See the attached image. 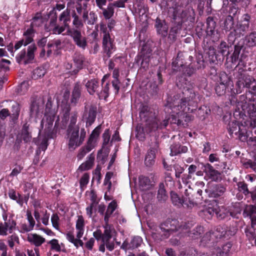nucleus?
Instances as JSON below:
<instances>
[{"mask_svg": "<svg viewBox=\"0 0 256 256\" xmlns=\"http://www.w3.org/2000/svg\"><path fill=\"white\" fill-rule=\"evenodd\" d=\"M152 124L150 127L144 130V128L141 125H138L136 127V131L137 132L136 136L140 138H144L146 133L148 134L152 131H155L158 128H166L168 124V120L166 119L162 122L160 123L158 120L154 118L152 120Z\"/></svg>", "mask_w": 256, "mask_h": 256, "instance_id": "obj_5", "label": "nucleus"}, {"mask_svg": "<svg viewBox=\"0 0 256 256\" xmlns=\"http://www.w3.org/2000/svg\"><path fill=\"white\" fill-rule=\"evenodd\" d=\"M245 88H252L254 92H256V80L250 76H244Z\"/></svg>", "mask_w": 256, "mask_h": 256, "instance_id": "obj_35", "label": "nucleus"}, {"mask_svg": "<svg viewBox=\"0 0 256 256\" xmlns=\"http://www.w3.org/2000/svg\"><path fill=\"white\" fill-rule=\"evenodd\" d=\"M192 190L190 188V186H188V189L186 188L184 192V195L182 196V198L184 200V202H191L192 200V198L190 195L192 194Z\"/></svg>", "mask_w": 256, "mask_h": 256, "instance_id": "obj_61", "label": "nucleus"}, {"mask_svg": "<svg viewBox=\"0 0 256 256\" xmlns=\"http://www.w3.org/2000/svg\"><path fill=\"white\" fill-rule=\"evenodd\" d=\"M86 86L89 94H93L98 88V82L96 79H92L88 81Z\"/></svg>", "mask_w": 256, "mask_h": 256, "instance_id": "obj_32", "label": "nucleus"}, {"mask_svg": "<svg viewBox=\"0 0 256 256\" xmlns=\"http://www.w3.org/2000/svg\"><path fill=\"white\" fill-rule=\"evenodd\" d=\"M192 226V224L190 222H184V225H182L180 228L184 233H187L188 236L193 239L198 238L201 234L204 232V228L201 226H197L192 231H189Z\"/></svg>", "mask_w": 256, "mask_h": 256, "instance_id": "obj_17", "label": "nucleus"}, {"mask_svg": "<svg viewBox=\"0 0 256 256\" xmlns=\"http://www.w3.org/2000/svg\"><path fill=\"white\" fill-rule=\"evenodd\" d=\"M48 244H50V250H54L56 252L65 251L64 245L62 243L60 244L58 240L54 238L48 241Z\"/></svg>", "mask_w": 256, "mask_h": 256, "instance_id": "obj_30", "label": "nucleus"}, {"mask_svg": "<svg viewBox=\"0 0 256 256\" xmlns=\"http://www.w3.org/2000/svg\"><path fill=\"white\" fill-rule=\"evenodd\" d=\"M116 234L114 229H110L106 227L104 230L102 242L106 244V246L110 251H112L114 248V241L116 238L114 237Z\"/></svg>", "mask_w": 256, "mask_h": 256, "instance_id": "obj_13", "label": "nucleus"}, {"mask_svg": "<svg viewBox=\"0 0 256 256\" xmlns=\"http://www.w3.org/2000/svg\"><path fill=\"white\" fill-rule=\"evenodd\" d=\"M204 212L205 214H209L210 216L216 214L218 218L220 219L224 218V214L220 212L219 207L216 201H212L208 204Z\"/></svg>", "mask_w": 256, "mask_h": 256, "instance_id": "obj_19", "label": "nucleus"}, {"mask_svg": "<svg viewBox=\"0 0 256 256\" xmlns=\"http://www.w3.org/2000/svg\"><path fill=\"white\" fill-rule=\"evenodd\" d=\"M142 242V238L138 236H134L130 242V247L132 249L136 248L140 246Z\"/></svg>", "mask_w": 256, "mask_h": 256, "instance_id": "obj_53", "label": "nucleus"}, {"mask_svg": "<svg viewBox=\"0 0 256 256\" xmlns=\"http://www.w3.org/2000/svg\"><path fill=\"white\" fill-rule=\"evenodd\" d=\"M230 80V78L225 72H222L220 74L218 80L219 84L227 86Z\"/></svg>", "mask_w": 256, "mask_h": 256, "instance_id": "obj_57", "label": "nucleus"}, {"mask_svg": "<svg viewBox=\"0 0 256 256\" xmlns=\"http://www.w3.org/2000/svg\"><path fill=\"white\" fill-rule=\"evenodd\" d=\"M244 212L247 214V215L250 217L253 216L254 214H256V206L253 205H249L246 206Z\"/></svg>", "mask_w": 256, "mask_h": 256, "instance_id": "obj_62", "label": "nucleus"}, {"mask_svg": "<svg viewBox=\"0 0 256 256\" xmlns=\"http://www.w3.org/2000/svg\"><path fill=\"white\" fill-rule=\"evenodd\" d=\"M228 131L230 134H238V138L242 141H245L247 139L248 136L245 127L242 125L240 126L236 122H232L229 124Z\"/></svg>", "mask_w": 256, "mask_h": 256, "instance_id": "obj_14", "label": "nucleus"}, {"mask_svg": "<svg viewBox=\"0 0 256 256\" xmlns=\"http://www.w3.org/2000/svg\"><path fill=\"white\" fill-rule=\"evenodd\" d=\"M90 176L88 173L84 174L80 180V186L82 189L84 188L89 182Z\"/></svg>", "mask_w": 256, "mask_h": 256, "instance_id": "obj_56", "label": "nucleus"}, {"mask_svg": "<svg viewBox=\"0 0 256 256\" xmlns=\"http://www.w3.org/2000/svg\"><path fill=\"white\" fill-rule=\"evenodd\" d=\"M68 34L73 38L74 42L82 36L80 31L77 28L68 30Z\"/></svg>", "mask_w": 256, "mask_h": 256, "instance_id": "obj_50", "label": "nucleus"}, {"mask_svg": "<svg viewBox=\"0 0 256 256\" xmlns=\"http://www.w3.org/2000/svg\"><path fill=\"white\" fill-rule=\"evenodd\" d=\"M50 30L52 31L53 34H62L67 27L65 26L64 25L63 26L57 25L56 24V20H54L50 22Z\"/></svg>", "mask_w": 256, "mask_h": 256, "instance_id": "obj_36", "label": "nucleus"}, {"mask_svg": "<svg viewBox=\"0 0 256 256\" xmlns=\"http://www.w3.org/2000/svg\"><path fill=\"white\" fill-rule=\"evenodd\" d=\"M184 224H181L180 226L178 225V222L176 220H168L164 223L162 224L160 228L162 232H164V236H162V239H164L168 238L170 234L172 232L180 230L182 231V229L180 228L182 225H184Z\"/></svg>", "mask_w": 256, "mask_h": 256, "instance_id": "obj_10", "label": "nucleus"}, {"mask_svg": "<svg viewBox=\"0 0 256 256\" xmlns=\"http://www.w3.org/2000/svg\"><path fill=\"white\" fill-rule=\"evenodd\" d=\"M61 45V41L59 40H56L49 42L48 44V48H53L54 50H58Z\"/></svg>", "mask_w": 256, "mask_h": 256, "instance_id": "obj_63", "label": "nucleus"}, {"mask_svg": "<svg viewBox=\"0 0 256 256\" xmlns=\"http://www.w3.org/2000/svg\"><path fill=\"white\" fill-rule=\"evenodd\" d=\"M245 88L244 76L240 78L236 83V92L237 94H240L242 89Z\"/></svg>", "mask_w": 256, "mask_h": 256, "instance_id": "obj_52", "label": "nucleus"}, {"mask_svg": "<svg viewBox=\"0 0 256 256\" xmlns=\"http://www.w3.org/2000/svg\"><path fill=\"white\" fill-rule=\"evenodd\" d=\"M110 130L108 129L106 130L102 134L103 146H106L110 142Z\"/></svg>", "mask_w": 256, "mask_h": 256, "instance_id": "obj_60", "label": "nucleus"}, {"mask_svg": "<svg viewBox=\"0 0 256 256\" xmlns=\"http://www.w3.org/2000/svg\"><path fill=\"white\" fill-rule=\"evenodd\" d=\"M168 198V196L164 188V184L163 183H160L159 184L157 198L158 201L164 202Z\"/></svg>", "mask_w": 256, "mask_h": 256, "instance_id": "obj_39", "label": "nucleus"}, {"mask_svg": "<svg viewBox=\"0 0 256 256\" xmlns=\"http://www.w3.org/2000/svg\"><path fill=\"white\" fill-rule=\"evenodd\" d=\"M249 24H237L228 35V40L233 42L236 38L243 36L249 28Z\"/></svg>", "mask_w": 256, "mask_h": 256, "instance_id": "obj_15", "label": "nucleus"}, {"mask_svg": "<svg viewBox=\"0 0 256 256\" xmlns=\"http://www.w3.org/2000/svg\"><path fill=\"white\" fill-rule=\"evenodd\" d=\"M7 242L10 248L12 249L16 244H20L19 238L16 234H13L8 238Z\"/></svg>", "mask_w": 256, "mask_h": 256, "instance_id": "obj_48", "label": "nucleus"}, {"mask_svg": "<svg viewBox=\"0 0 256 256\" xmlns=\"http://www.w3.org/2000/svg\"><path fill=\"white\" fill-rule=\"evenodd\" d=\"M226 86L218 84L215 88L216 92L218 96H222L225 94Z\"/></svg>", "mask_w": 256, "mask_h": 256, "instance_id": "obj_58", "label": "nucleus"}, {"mask_svg": "<svg viewBox=\"0 0 256 256\" xmlns=\"http://www.w3.org/2000/svg\"><path fill=\"white\" fill-rule=\"evenodd\" d=\"M102 14L105 18L110 19L113 16L114 10L112 3L109 4L106 8H102Z\"/></svg>", "mask_w": 256, "mask_h": 256, "instance_id": "obj_45", "label": "nucleus"}, {"mask_svg": "<svg viewBox=\"0 0 256 256\" xmlns=\"http://www.w3.org/2000/svg\"><path fill=\"white\" fill-rule=\"evenodd\" d=\"M16 225V222L12 218H9L8 220L0 224V235L6 236L8 232L11 234L15 230Z\"/></svg>", "mask_w": 256, "mask_h": 256, "instance_id": "obj_18", "label": "nucleus"}, {"mask_svg": "<svg viewBox=\"0 0 256 256\" xmlns=\"http://www.w3.org/2000/svg\"><path fill=\"white\" fill-rule=\"evenodd\" d=\"M36 50L37 48L35 44L29 46L26 52L25 50H23L16 56V62L20 64H24L32 63L34 59V53Z\"/></svg>", "mask_w": 256, "mask_h": 256, "instance_id": "obj_4", "label": "nucleus"}, {"mask_svg": "<svg viewBox=\"0 0 256 256\" xmlns=\"http://www.w3.org/2000/svg\"><path fill=\"white\" fill-rule=\"evenodd\" d=\"M46 73V69L43 67H38L33 70L32 77L33 79H38L42 77Z\"/></svg>", "mask_w": 256, "mask_h": 256, "instance_id": "obj_44", "label": "nucleus"}, {"mask_svg": "<svg viewBox=\"0 0 256 256\" xmlns=\"http://www.w3.org/2000/svg\"><path fill=\"white\" fill-rule=\"evenodd\" d=\"M59 20L62 22L65 26H68V22L70 21V10L66 9L60 16Z\"/></svg>", "mask_w": 256, "mask_h": 256, "instance_id": "obj_38", "label": "nucleus"}, {"mask_svg": "<svg viewBox=\"0 0 256 256\" xmlns=\"http://www.w3.org/2000/svg\"><path fill=\"white\" fill-rule=\"evenodd\" d=\"M234 27V18L232 16H228L224 22L223 30L228 32L232 30Z\"/></svg>", "mask_w": 256, "mask_h": 256, "instance_id": "obj_37", "label": "nucleus"}, {"mask_svg": "<svg viewBox=\"0 0 256 256\" xmlns=\"http://www.w3.org/2000/svg\"><path fill=\"white\" fill-rule=\"evenodd\" d=\"M237 186L239 191L242 192L244 195H247L250 192L248 188V185L244 182H238Z\"/></svg>", "mask_w": 256, "mask_h": 256, "instance_id": "obj_54", "label": "nucleus"}, {"mask_svg": "<svg viewBox=\"0 0 256 256\" xmlns=\"http://www.w3.org/2000/svg\"><path fill=\"white\" fill-rule=\"evenodd\" d=\"M73 18L72 24L77 29H80L84 26V24L82 20L79 18L75 10H73L72 14Z\"/></svg>", "mask_w": 256, "mask_h": 256, "instance_id": "obj_40", "label": "nucleus"}, {"mask_svg": "<svg viewBox=\"0 0 256 256\" xmlns=\"http://www.w3.org/2000/svg\"><path fill=\"white\" fill-rule=\"evenodd\" d=\"M182 88V96L181 99L178 102H175L172 106H170L172 112L170 122L185 126L187 122L192 120V116L187 112H192L193 109L190 106H196V94L193 90V84L190 82H186Z\"/></svg>", "mask_w": 256, "mask_h": 256, "instance_id": "obj_2", "label": "nucleus"}, {"mask_svg": "<svg viewBox=\"0 0 256 256\" xmlns=\"http://www.w3.org/2000/svg\"><path fill=\"white\" fill-rule=\"evenodd\" d=\"M226 191V188L220 184L216 185L214 187L213 194L215 196H218L222 195Z\"/></svg>", "mask_w": 256, "mask_h": 256, "instance_id": "obj_51", "label": "nucleus"}, {"mask_svg": "<svg viewBox=\"0 0 256 256\" xmlns=\"http://www.w3.org/2000/svg\"><path fill=\"white\" fill-rule=\"evenodd\" d=\"M94 156L91 154L88 156V159L80 166L78 170L81 171H84L90 169L94 164Z\"/></svg>", "mask_w": 256, "mask_h": 256, "instance_id": "obj_29", "label": "nucleus"}, {"mask_svg": "<svg viewBox=\"0 0 256 256\" xmlns=\"http://www.w3.org/2000/svg\"><path fill=\"white\" fill-rule=\"evenodd\" d=\"M188 151V148L186 146H181L178 144H174L170 146V154L177 155L180 153H185Z\"/></svg>", "mask_w": 256, "mask_h": 256, "instance_id": "obj_31", "label": "nucleus"}, {"mask_svg": "<svg viewBox=\"0 0 256 256\" xmlns=\"http://www.w3.org/2000/svg\"><path fill=\"white\" fill-rule=\"evenodd\" d=\"M173 19L177 20L180 19L182 22H184L188 20L192 21L194 18V11L191 7H188L184 10H181L178 6L174 8Z\"/></svg>", "mask_w": 256, "mask_h": 256, "instance_id": "obj_7", "label": "nucleus"}, {"mask_svg": "<svg viewBox=\"0 0 256 256\" xmlns=\"http://www.w3.org/2000/svg\"><path fill=\"white\" fill-rule=\"evenodd\" d=\"M76 238H80L84 233V221L82 216H78L76 222Z\"/></svg>", "mask_w": 256, "mask_h": 256, "instance_id": "obj_25", "label": "nucleus"}, {"mask_svg": "<svg viewBox=\"0 0 256 256\" xmlns=\"http://www.w3.org/2000/svg\"><path fill=\"white\" fill-rule=\"evenodd\" d=\"M139 186L142 190H148L150 186V181L148 177L143 176L139 177Z\"/></svg>", "mask_w": 256, "mask_h": 256, "instance_id": "obj_34", "label": "nucleus"}, {"mask_svg": "<svg viewBox=\"0 0 256 256\" xmlns=\"http://www.w3.org/2000/svg\"><path fill=\"white\" fill-rule=\"evenodd\" d=\"M82 17L83 21L90 25L94 24L97 19V16L94 12H91L88 14L86 8L83 12Z\"/></svg>", "mask_w": 256, "mask_h": 256, "instance_id": "obj_26", "label": "nucleus"}, {"mask_svg": "<svg viewBox=\"0 0 256 256\" xmlns=\"http://www.w3.org/2000/svg\"><path fill=\"white\" fill-rule=\"evenodd\" d=\"M19 136L25 142H30L32 140V135L28 131V126L24 124L21 133Z\"/></svg>", "mask_w": 256, "mask_h": 256, "instance_id": "obj_33", "label": "nucleus"}, {"mask_svg": "<svg viewBox=\"0 0 256 256\" xmlns=\"http://www.w3.org/2000/svg\"><path fill=\"white\" fill-rule=\"evenodd\" d=\"M140 118L142 121L145 122V127L143 126L144 131L146 128H148V127H150L152 124V120L154 119V118H152V114L150 112L149 108L148 106H143L140 112ZM138 125H140L138 124ZM142 126V124H140Z\"/></svg>", "mask_w": 256, "mask_h": 256, "instance_id": "obj_16", "label": "nucleus"}, {"mask_svg": "<svg viewBox=\"0 0 256 256\" xmlns=\"http://www.w3.org/2000/svg\"><path fill=\"white\" fill-rule=\"evenodd\" d=\"M158 147L157 144L154 148H151L148 151L146 156L144 162L146 166H150L154 164L156 158V148Z\"/></svg>", "mask_w": 256, "mask_h": 256, "instance_id": "obj_22", "label": "nucleus"}, {"mask_svg": "<svg viewBox=\"0 0 256 256\" xmlns=\"http://www.w3.org/2000/svg\"><path fill=\"white\" fill-rule=\"evenodd\" d=\"M110 84L106 82L105 84L102 86V90L98 93L99 98L106 100L109 96Z\"/></svg>", "mask_w": 256, "mask_h": 256, "instance_id": "obj_42", "label": "nucleus"}, {"mask_svg": "<svg viewBox=\"0 0 256 256\" xmlns=\"http://www.w3.org/2000/svg\"><path fill=\"white\" fill-rule=\"evenodd\" d=\"M246 44L249 47L256 46V32H252L246 37Z\"/></svg>", "mask_w": 256, "mask_h": 256, "instance_id": "obj_41", "label": "nucleus"}, {"mask_svg": "<svg viewBox=\"0 0 256 256\" xmlns=\"http://www.w3.org/2000/svg\"><path fill=\"white\" fill-rule=\"evenodd\" d=\"M27 240L29 242L36 247L40 246L46 242L44 238L36 234L30 233L28 234Z\"/></svg>", "mask_w": 256, "mask_h": 256, "instance_id": "obj_21", "label": "nucleus"}, {"mask_svg": "<svg viewBox=\"0 0 256 256\" xmlns=\"http://www.w3.org/2000/svg\"><path fill=\"white\" fill-rule=\"evenodd\" d=\"M75 44L80 48L84 49L86 46V41L84 37L82 36L76 40L74 42Z\"/></svg>", "mask_w": 256, "mask_h": 256, "instance_id": "obj_64", "label": "nucleus"}, {"mask_svg": "<svg viewBox=\"0 0 256 256\" xmlns=\"http://www.w3.org/2000/svg\"><path fill=\"white\" fill-rule=\"evenodd\" d=\"M74 66L70 62L66 63L64 66L69 70L71 74H76L79 70L82 68L84 62V56L80 54L76 53L73 56Z\"/></svg>", "mask_w": 256, "mask_h": 256, "instance_id": "obj_9", "label": "nucleus"}, {"mask_svg": "<svg viewBox=\"0 0 256 256\" xmlns=\"http://www.w3.org/2000/svg\"><path fill=\"white\" fill-rule=\"evenodd\" d=\"M100 30L103 33L102 36V48L104 52L108 57L115 50L116 47L114 40L110 38L109 32L104 24L100 26Z\"/></svg>", "mask_w": 256, "mask_h": 256, "instance_id": "obj_6", "label": "nucleus"}, {"mask_svg": "<svg viewBox=\"0 0 256 256\" xmlns=\"http://www.w3.org/2000/svg\"><path fill=\"white\" fill-rule=\"evenodd\" d=\"M100 126H98L95 128L90 135L86 144L80 149L77 154L78 160H82L86 154L96 146L97 138L100 132Z\"/></svg>", "mask_w": 256, "mask_h": 256, "instance_id": "obj_3", "label": "nucleus"}, {"mask_svg": "<svg viewBox=\"0 0 256 256\" xmlns=\"http://www.w3.org/2000/svg\"><path fill=\"white\" fill-rule=\"evenodd\" d=\"M96 111L97 108L96 106L88 104L85 105L82 120L86 122V126H90L94 123L96 118Z\"/></svg>", "mask_w": 256, "mask_h": 256, "instance_id": "obj_11", "label": "nucleus"}, {"mask_svg": "<svg viewBox=\"0 0 256 256\" xmlns=\"http://www.w3.org/2000/svg\"><path fill=\"white\" fill-rule=\"evenodd\" d=\"M150 57V52L146 53V54L142 53L140 55H138L136 57L135 61L136 63L138 64L139 62L142 60L140 63L141 68L146 70L148 68Z\"/></svg>", "mask_w": 256, "mask_h": 256, "instance_id": "obj_23", "label": "nucleus"}, {"mask_svg": "<svg viewBox=\"0 0 256 256\" xmlns=\"http://www.w3.org/2000/svg\"><path fill=\"white\" fill-rule=\"evenodd\" d=\"M212 235L216 239L222 238H226V226H218L214 231H212Z\"/></svg>", "mask_w": 256, "mask_h": 256, "instance_id": "obj_28", "label": "nucleus"}, {"mask_svg": "<svg viewBox=\"0 0 256 256\" xmlns=\"http://www.w3.org/2000/svg\"><path fill=\"white\" fill-rule=\"evenodd\" d=\"M216 240V238L212 235V231H210L205 234L202 238L201 243L204 246L210 242H214Z\"/></svg>", "mask_w": 256, "mask_h": 256, "instance_id": "obj_46", "label": "nucleus"}, {"mask_svg": "<svg viewBox=\"0 0 256 256\" xmlns=\"http://www.w3.org/2000/svg\"><path fill=\"white\" fill-rule=\"evenodd\" d=\"M56 115L54 112L51 113V114H44L41 121L40 127L48 138H52L53 131L55 130L53 127V123Z\"/></svg>", "mask_w": 256, "mask_h": 256, "instance_id": "obj_8", "label": "nucleus"}, {"mask_svg": "<svg viewBox=\"0 0 256 256\" xmlns=\"http://www.w3.org/2000/svg\"><path fill=\"white\" fill-rule=\"evenodd\" d=\"M33 206L34 208V216L37 222H40V213L45 212V208H44L40 200H35L33 202Z\"/></svg>", "mask_w": 256, "mask_h": 256, "instance_id": "obj_24", "label": "nucleus"}, {"mask_svg": "<svg viewBox=\"0 0 256 256\" xmlns=\"http://www.w3.org/2000/svg\"><path fill=\"white\" fill-rule=\"evenodd\" d=\"M42 22V18L40 16H35L32 18V21L31 23L30 28H28L23 34L24 38L22 40H24V46H27L28 44L32 42L34 40V36L35 32L33 28L34 26H39L40 24H36V22Z\"/></svg>", "mask_w": 256, "mask_h": 256, "instance_id": "obj_12", "label": "nucleus"}, {"mask_svg": "<svg viewBox=\"0 0 256 256\" xmlns=\"http://www.w3.org/2000/svg\"><path fill=\"white\" fill-rule=\"evenodd\" d=\"M170 196L172 202L174 204L180 206L184 203L183 198H180L178 194L175 192H171Z\"/></svg>", "mask_w": 256, "mask_h": 256, "instance_id": "obj_47", "label": "nucleus"}, {"mask_svg": "<svg viewBox=\"0 0 256 256\" xmlns=\"http://www.w3.org/2000/svg\"><path fill=\"white\" fill-rule=\"evenodd\" d=\"M81 86L80 84H75L72 92V96L70 100L71 103L74 105H76L80 96Z\"/></svg>", "mask_w": 256, "mask_h": 256, "instance_id": "obj_27", "label": "nucleus"}, {"mask_svg": "<svg viewBox=\"0 0 256 256\" xmlns=\"http://www.w3.org/2000/svg\"><path fill=\"white\" fill-rule=\"evenodd\" d=\"M229 46L224 41H222L218 47V53L222 56H228L229 54Z\"/></svg>", "mask_w": 256, "mask_h": 256, "instance_id": "obj_43", "label": "nucleus"}, {"mask_svg": "<svg viewBox=\"0 0 256 256\" xmlns=\"http://www.w3.org/2000/svg\"><path fill=\"white\" fill-rule=\"evenodd\" d=\"M242 48V46L239 45L234 46V52L231 56L232 62H236L238 60Z\"/></svg>", "mask_w": 256, "mask_h": 256, "instance_id": "obj_49", "label": "nucleus"}, {"mask_svg": "<svg viewBox=\"0 0 256 256\" xmlns=\"http://www.w3.org/2000/svg\"><path fill=\"white\" fill-rule=\"evenodd\" d=\"M204 172L212 180L216 181L220 178V173L215 170L210 164H206L204 166Z\"/></svg>", "mask_w": 256, "mask_h": 256, "instance_id": "obj_20", "label": "nucleus"}, {"mask_svg": "<svg viewBox=\"0 0 256 256\" xmlns=\"http://www.w3.org/2000/svg\"><path fill=\"white\" fill-rule=\"evenodd\" d=\"M45 211L46 212V214L44 212V213H40V220L44 226H48L49 224L50 214L46 208Z\"/></svg>", "mask_w": 256, "mask_h": 256, "instance_id": "obj_59", "label": "nucleus"}, {"mask_svg": "<svg viewBox=\"0 0 256 256\" xmlns=\"http://www.w3.org/2000/svg\"><path fill=\"white\" fill-rule=\"evenodd\" d=\"M51 222L53 227L57 230H60V218L58 214H54L51 217Z\"/></svg>", "mask_w": 256, "mask_h": 256, "instance_id": "obj_55", "label": "nucleus"}, {"mask_svg": "<svg viewBox=\"0 0 256 256\" xmlns=\"http://www.w3.org/2000/svg\"><path fill=\"white\" fill-rule=\"evenodd\" d=\"M63 115L60 120L59 118L56 120L54 128L56 132L60 129H65L68 126L66 135L68 146L70 150H74L84 142L86 136L85 128L80 124H76L78 116V112H74L70 117V108L66 106L63 109Z\"/></svg>", "mask_w": 256, "mask_h": 256, "instance_id": "obj_1", "label": "nucleus"}]
</instances>
